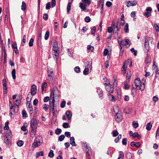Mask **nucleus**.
Masks as SVG:
<instances>
[{
  "instance_id": "1",
  "label": "nucleus",
  "mask_w": 159,
  "mask_h": 159,
  "mask_svg": "<svg viewBox=\"0 0 159 159\" xmlns=\"http://www.w3.org/2000/svg\"><path fill=\"white\" fill-rule=\"evenodd\" d=\"M52 50L53 51V55L54 59L57 61L58 58V55L59 53V50L57 42V41H54L53 42L52 47Z\"/></svg>"
},
{
  "instance_id": "2",
  "label": "nucleus",
  "mask_w": 159,
  "mask_h": 159,
  "mask_svg": "<svg viewBox=\"0 0 159 159\" xmlns=\"http://www.w3.org/2000/svg\"><path fill=\"white\" fill-rule=\"evenodd\" d=\"M134 83L136 88L139 87V89L141 91L144 90L145 89L144 83L141 82L139 78H137L134 80Z\"/></svg>"
},
{
  "instance_id": "3",
  "label": "nucleus",
  "mask_w": 159,
  "mask_h": 159,
  "mask_svg": "<svg viewBox=\"0 0 159 159\" xmlns=\"http://www.w3.org/2000/svg\"><path fill=\"white\" fill-rule=\"evenodd\" d=\"M60 94V92L58 90L57 87L55 86L51 92L50 97L52 99H54L55 97H59Z\"/></svg>"
},
{
  "instance_id": "4",
  "label": "nucleus",
  "mask_w": 159,
  "mask_h": 159,
  "mask_svg": "<svg viewBox=\"0 0 159 159\" xmlns=\"http://www.w3.org/2000/svg\"><path fill=\"white\" fill-rule=\"evenodd\" d=\"M42 142V138L40 136H38L35 139L32 144V147L34 148L38 147L41 145Z\"/></svg>"
},
{
  "instance_id": "5",
  "label": "nucleus",
  "mask_w": 159,
  "mask_h": 159,
  "mask_svg": "<svg viewBox=\"0 0 159 159\" xmlns=\"http://www.w3.org/2000/svg\"><path fill=\"white\" fill-rule=\"evenodd\" d=\"M144 44L143 50L145 53H148L149 50V41L151 39L150 38H147L146 37L144 38Z\"/></svg>"
},
{
  "instance_id": "6",
  "label": "nucleus",
  "mask_w": 159,
  "mask_h": 159,
  "mask_svg": "<svg viewBox=\"0 0 159 159\" xmlns=\"http://www.w3.org/2000/svg\"><path fill=\"white\" fill-rule=\"evenodd\" d=\"M47 74L49 81L50 82H52L54 76L52 69L48 67Z\"/></svg>"
},
{
  "instance_id": "7",
  "label": "nucleus",
  "mask_w": 159,
  "mask_h": 159,
  "mask_svg": "<svg viewBox=\"0 0 159 159\" xmlns=\"http://www.w3.org/2000/svg\"><path fill=\"white\" fill-rule=\"evenodd\" d=\"M55 99H52V101H50L49 102V109L50 111L52 110V113L53 115L55 114V108L58 106V105L56 104H55Z\"/></svg>"
},
{
  "instance_id": "8",
  "label": "nucleus",
  "mask_w": 159,
  "mask_h": 159,
  "mask_svg": "<svg viewBox=\"0 0 159 159\" xmlns=\"http://www.w3.org/2000/svg\"><path fill=\"white\" fill-rule=\"evenodd\" d=\"M84 152L86 153V155L88 157H90L92 154V152L90 148L86 144L84 145Z\"/></svg>"
},
{
  "instance_id": "9",
  "label": "nucleus",
  "mask_w": 159,
  "mask_h": 159,
  "mask_svg": "<svg viewBox=\"0 0 159 159\" xmlns=\"http://www.w3.org/2000/svg\"><path fill=\"white\" fill-rule=\"evenodd\" d=\"M115 118L116 121L118 122H120L123 119V116L121 113L120 112H118L116 113L115 116Z\"/></svg>"
},
{
  "instance_id": "10",
  "label": "nucleus",
  "mask_w": 159,
  "mask_h": 159,
  "mask_svg": "<svg viewBox=\"0 0 159 159\" xmlns=\"http://www.w3.org/2000/svg\"><path fill=\"white\" fill-rule=\"evenodd\" d=\"M152 10V8L150 7L147 8L146 9V12L143 13L144 16L147 18L151 16Z\"/></svg>"
},
{
  "instance_id": "11",
  "label": "nucleus",
  "mask_w": 159,
  "mask_h": 159,
  "mask_svg": "<svg viewBox=\"0 0 159 159\" xmlns=\"http://www.w3.org/2000/svg\"><path fill=\"white\" fill-rule=\"evenodd\" d=\"M38 122L35 119H32L30 121V126L31 128H37Z\"/></svg>"
},
{
  "instance_id": "12",
  "label": "nucleus",
  "mask_w": 159,
  "mask_h": 159,
  "mask_svg": "<svg viewBox=\"0 0 159 159\" xmlns=\"http://www.w3.org/2000/svg\"><path fill=\"white\" fill-rule=\"evenodd\" d=\"M9 107V115L11 117L13 115H14L15 114L16 112V109L17 108V107L14 106H12Z\"/></svg>"
},
{
  "instance_id": "13",
  "label": "nucleus",
  "mask_w": 159,
  "mask_h": 159,
  "mask_svg": "<svg viewBox=\"0 0 159 159\" xmlns=\"http://www.w3.org/2000/svg\"><path fill=\"white\" fill-rule=\"evenodd\" d=\"M127 4L126 6L127 7H129L131 6H134L136 5L137 2L136 1H129L126 2Z\"/></svg>"
},
{
  "instance_id": "14",
  "label": "nucleus",
  "mask_w": 159,
  "mask_h": 159,
  "mask_svg": "<svg viewBox=\"0 0 159 159\" xmlns=\"http://www.w3.org/2000/svg\"><path fill=\"white\" fill-rule=\"evenodd\" d=\"M21 101V99L20 98L19 99H17L16 100L13 102L12 106L17 107V108H19V106L20 105Z\"/></svg>"
},
{
  "instance_id": "15",
  "label": "nucleus",
  "mask_w": 159,
  "mask_h": 159,
  "mask_svg": "<svg viewBox=\"0 0 159 159\" xmlns=\"http://www.w3.org/2000/svg\"><path fill=\"white\" fill-rule=\"evenodd\" d=\"M21 101V99L20 98L19 99H17L16 100L13 102L12 106L17 107V108H19V106L20 105Z\"/></svg>"
},
{
  "instance_id": "16",
  "label": "nucleus",
  "mask_w": 159,
  "mask_h": 159,
  "mask_svg": "<svg viewBox=\"0 0 159 159\" xmlns=\"http://www.w3.org/2000/svg\"><path fill=\"white\" fill-rule=\"evenodd\" d=\"M37 88L35 85H33L31 86V93L32 95H35L36 93Z\"/></svg>"
},
{
  "instance_id": "17",
  "label": "nucleus",
  "mask_w": 159,
  "mask_h": 159,
  "mask_svg": "<svg viewBox=\"0 0 159 159\" xmlns=\"http://www.w3.org/2000/svg\"><path fill=\"white\" fill-rule=\"evenodd\" d=\"M104 2L103 0H100L98 5V7H101V13H102L103 10Z\"/></svg>"
},
{
  "instance_id": "18",
  "label": "nucleus",
  "mask_w": 159,
  "mask_h": 159,
  "mask_svg": "<svg viewBox=\"0 0 159 159\" xmlns=\"http://www.w3.org/2000/svg\"><path fill=\"white\" fill-rule=\"evenodd\" d=\"M4 142L8 146H10L11 145V139L8 138L7 137H6V138L5 139Z\"/></svg>"
},
{
  "instance_id": "19",
  "label": "nucleus",
  "mask_w": 159,
  "mask_h": 159,
  "mask_svg": "<svg viewBox=\"0 0 159 159\" xmlns=\"http://www.w3.org/2000/svg\"><path fill=\"white\" fill-rule=\"evenodd\" d=\"M87 7L88 6L82 2H80V7L82 11H85Z\"/></svg>"
},
{
  "instance_id": "20",
  "label": "nucleus",
  "mask_w": 159,
  "mask_h": 159,
  "mask_svg": "<svg viewBox=\"0 0 159 159\" xmlns=\"http://www.w3.org/2000/svg\"><path fill=\"white\" fill-rule=\"evenodd\" d=\"M105 89L107 91L111 93H112L113 91V88L111 85V86H106Z\"/></svg>"
},
{
  "instance_id": "21",
  "label": "nucleus",
  "mask_w": 159,
  "mask_h": 159,
  "mask_svg": "<svg viewBox=\"0 0 159 159\" xmlns=\"http://www.w3.org/2000/svg\"><path fill=\"white\" fill-rule=\"evenodd\" d=\"M120 25L117 22L116 27L114 28V29L115 30V33H116L117 34L118 33V31L120 30L121 27L120 26Z\"/></svg>"
},
{
  "instance_id": "22",
  "label": "nucleus",
  "mask_w": 159,
  "mask_h": 159,
  "mask_svg": "<svg viewBox=\"0 0 159 159\" xmlns=\"http://www.w3.org/2000/svg\"><path fill=\"white\" fill-rule=\"evenodd\" d=\"M66 115L67 117L68 120H70L71 119L72 116V114L71 111H67L66 112Z\"/></svg>"
},
{
  "instance_id": "23",
  "label": "nucleus",
  "mask_w": 159,
  "mask_h": 159,
  "mask_svg": "<svg viewBox=\"0 0 159 159\" xmlns=\"http://www.w3.org/2000/svg\"><path fill=\"white\" fill-rule=\"evenodd\" d=\"M70 143L72 146H76V144H75V139L74 137H70Z\"/></svg>"
},
{
  "instance_id": "24",
  "label": "nucleus",
  "mask_w": 159,
  "mask_h": 159,
  "mask_svg": "<svg viewBox=\"0 0 159 159\" xmlns=\"http://www.w3.org/2000/svg\"><path fill=\"white\" fill-rule=\"evenodd\" d=\"M31 131L30 132V136L32 137H34L36 134V128H31Z\"/></svg>"
},
{
  "instance_id": "25",
  "label": "nucleus",
  "mask_w": 159,
  "mask_h": 159,
  "mask_svg": "<svg viewBox=\"0 0 159 159\" xmlns=\"http://www.w3.org/2000/svg\"><path fill=\"white\" fill-rule=\"evenodd\" d=\"M108 98L109 100L112 102H115L116 100L115 97L110 94L108 95Z\"/></svg>"
},
{
  "instance_id": "26",
  "label": "nucleus",
  "mask_w": 159,
  "mask_h": 159,
  "mask_svg": "<svg viewBox=\"0 0 159 159\" xmlns=\"http://www.w3.org/2000/svg\"><path fill=\"white\" fill-rule=\"evenodd\" d=\"M97 92L100 98H101L102 96V91L101 89L99 88H98L97 89Z\"/></svg>"
},
{
  "instance_id": "27",
  "label": "nucleus",
  "mask_w": 159,
  "mask_h": 159,
  "mask_svg": "<svg viewBox=\"0 0 159 159\" xmlns=\"http://www.w3.org/2000/svg\"><path fill=\"white\" fill-rule=\"evenodd\" d=\"M124 157V153L122 151H119V152L118 158L117 159H123Z\"/></svg>"
},
{
  "instance_id": "28",
  "label": "nucleus",
  "mask_w": 159,
  "mask_h": 159,
  "mask_svg": "<svg viewBox=\"0 0 159 159\" xmlns=\"http://www.w3.org/2000/svg\"><path fill=\"white\" fill-rule=\"evenodd\" d=\"M127 68V66L126 65L125 62L123 63V66L121 69V70L123 72L124 74H125L126 72V70Z\"/></svg>"
},
{
  "instance_id": "29",
  "label": "nucleus",
  "mask_w": 159,
  "mask_h": 159,
  "mask_svg": "<svg viewBox=\"0 0 159 159\" xmlns=\"http://www.w3.org/2000/svg\"><path fill=\"white\" fill-rule=\"evenodd\" d=\"M83 3L84 4L86 5L87 6H89L91 4V2L90 0H81Z\"/></svg>"
},
{
  "instance_id": "30",
  "label": "nucleus",
  "mask_w": 159,
  "mask_h": 159,
  "mask_svg": "<svg viewBox=\"0 0 159 159\" xmlns=\"http://www.w3.org/2000/svg\"><path fill=\"white\" fill-rule=\"evenodd\" d=\"M124 30L126 33H128L129 32V25L127 23L124 27Z\"/></svg>"
},
{
  "instance_id": "31",
  "label": "nucleus",
  "mask_w": 159,
  "mask_h": 159,
  "mask_svg": "<svg viewBox=\"0 0 159 159\" xmlns=\"http://www.w3.org/2000/svg\"><path fill=\"white\" fill-rule=\"evenodd\" d=\"M152 127V125L150 123H148L146 125V129L147 130L149 131L151 129Z\"/></svg>"
},
{
  "instance_id": "32",
  "label": "nucleus",
  "mask_w": 159,
  "mask_h": 159,
  "mask_svg": "<svg viewBox=\"0 0 159 159\" xmlns=\"http://www.w3.org/2000/svg\"><path fill=\"white\" fill-rule=\"evenodd\" d=\"M132 137L133 138L137 137L138 139H139L141 138V136L139 135L137 132H135L133 134Z\"/></svg>"
},
{
  "instance_id": "33",
  "label": "nucleus",
  "mask_w": 159,
  "mask_h": 159,
  "mask_svg": "<svg viewBox=\"0 0 159 159\" xmlns=\"http://www.w3.org/2000/svg\"><path fill=\"white\" fill-rule=\"evenodd\" d=\"M43 151H41L39 152H37L35 153V156L37 158L38 157L40 156H43Z\"/></svg>"
},
{
  "instance_id": "34",
  "label": "nucleus",
  "mask_w": 159,
  "mask_h": 159,
  "mask_svg": "<svg viewBox=\"0 0 159 159\" xmlns=\"http://www.w3.org/2000/svg\"><path fill=\"white\" fill-rule=\"evenodd\" d=\"M117 22L120 25H124L125 24V21L124 20H122L120 19V18L118 19Z\"/></svg>"
},
{
  "instance_id": "35",
  "label": "nucleus",
  "mask_w": 159,
  "mask_h": 159,
  "mask_svg": "<svg viewBox=\"0 0 159 159\" xmlns=\"http://www.w3.org/2000/svg\"><path fill=\"white\" fill-rule=\"evenodd\" d=\"M26 5L25 3L23 1L22 2V4L21 6V9L23 11H24L26 9Z\"/></svg>"
},
{
  "instance_id": "36",
  "label": "nucleus",
  "mask_w": 159,
  "mask_h": 159,
  "mask_svg": "<svg viewBox=\"0 0 159 159\" xmlns=\"http://www.w3.org/2000/svg\"><path fill=\"white\" fill-rule=\"evenodd\" d=\"M11 75L12 78L13 79H15L16 78V70L13 69L11 72Z\"/></svg>"
},
{
  "instance_id": "37",
  "label": "nucleus",
  "mask_w": 159,
  "mask_h": 159,
  "mask_svg": "<svg viewBox=\"0 0 159 159\" xmlns=\"http://www.w3.org/2000/svg\"><path fill=\"white\" fill-rule=\"evenodd\" d=\"M48 156L51 158H52L54 157V154L53 153V151L52 150H50V152L48 153Z\"/></svg>"
},
{
  "instance_id": "38",
  "label": "nucleus",
  "mask_w": 159,
  "mask_h": 159,
  "mask_svg": "<svg viewBox=\"0 0 159 159\" xmlns=\"http://www.w3.org/2000/svg\"><path fill=\"white\" fill-rule=\"evenodd\" d=\"M71 4V3L70 2H69L68 3L67 7V13H69L70 10Z\"/></svg>"
},
{
  "instance_id": "39",
  "label": "nucleus",
  "mask_w": 159,
  "mask_h": 159,
  "mask_svg": "<svg viewBox=\"0 0 159 159\" xmlns=\"http://www.w3.org/2000/svg\"><path fill=\"white\" fill-rule=\"evenodd\" d=\"M83 74L84 75H87L89 73V69L88 68H85L83 72Z\"/></svg>"
},
{
  "instance_id": "40",
  "label": "nucleus",
  "mask_w": 159,
  "mask_h": 159,
  "mask_svg": "<svg viewBox=\"0 0 159 159\" xmlns=\"http://www.w3.org/2000/svg\"><path fill=\"white\" fill-rule=\"evenodd\" d=\"M121 138V134H120L118 135L117 137L114 140L115 142L116 143H117L119 141V140Z\"/></svg>"
},
{
  "instance_id": "41",
  "label": "nucleus",
  "mask_w": 159,
  "mask_h": 159,
  "mask_svg": "<svg viewBox=\"0 0 159 159\" xmlns=\"http://www.w3.org/2000/svg\"><path fill=\"white\" fill-rule=\"evenodd\" d=\"M49 36V32L48 31H47L45 33L44 36V39L45 40H47Z\"/></svg>"
},
{
  "instance_id": "42",
  "label": "nucleus",
  "mask_w": 159,
  "mask_h": 159,
  "mask_svg": "<svg viewBox=\"0 0 159 159\" xmlns=\"http://www.w3.org/2000/svg\"><path fill=\"white\" fill-rule=\"evenodd\" d=\"M24 144V142L22 140H19L17 143V145L19 147L22 146Z\"/></svg>"
},
{
  "instance_id": "43",
  "label": "nucleus",
  "mask_w": 159,
  "mask_h": 159,
  "mask_svg": "<svg viewBox=\"0 0 159 159\" xmlns=\"http://www.w3.org/2000/svg\"><path fill=\"white\" fill-rule=\"evenodd\" d=\"M61 132V130L60 129L57 128L55 130V132L56 134L59 135Z\"/></svg>"
},
{
  "instance_id": "44",
  "label": "nucleus",
  "mask_w": 159,
  "mask_h": 159,
  "mask_svg": "<svg viewBox=\"0 0 159 159\" xmlns=\"http://www.w3.org/2000/svg\"><path fill=\"white\" fill-rule=\"evenodd\" d=\"M132 125L134 128H136L138 127V123L135 121H133L132 123Z\"/></svg>"
},
{
  "instance_id": "45",
  "label": "nucleus",
  "mask_w": 159,
  "mask_h": 159,
  "mask_svg": "<svg viewBox=\"0 0 159 159\" xmlns=\"http://www.w3.org/2000/svg\"><path fill=\"white\" fill-rule=\"evenodd\" d=\"M119 133L117 130L113 131L112 132V135L114 137H116L118 135Z\"/></svg>"
},
{
  "instance_id": "46",
  "label": "nucleus",
  "mask_w": 159,
  "mask_h": 159,
  "mask_svg": "<svg viewBox=\"0 0 159 159\" xmlns=\"http://www.w3.org/2000/svg\"><path fill=\"white\" fill-rule=\"evenodd\" d=\"M154 26L157 32L159 31V24H155Z\"/></svg>"
},
{
  "instance_id": "47",
  "label": "nucleus",
  "mask_w": 159,
  "mask_h": 159,
  "mask_svg": "<svg viewBox=\"0 0 159 159\" xmlns=\"http://www.w3.org/2000/svg\"><path fill=\"white\" fill-rule=\"evenodd\" d=\"M65 136L64 135H60L58 138V140L60 141H62L64 139Z\"/></svg>"
},
{
  "instance_id": "48",
  "label": "nucleus",
  "mask_w": 159,
  "mask_h": 159,
  "mask_svg": "<svg viewBox=\"0 0 159 159\" xmlns=\"http://www.w3.org/2000/svg\"><path fill=\"white\" fill-rule=\"evenodd\" d=\"M22 116L23 118H26L27 116V113L25 110H22Z\"/></svg>"
},
{
  "instance_id": "49",
  "label": "nucleus",
  "mask_w": 159,
  "mask_h": 159,
  "mask_svg": "<svg viewBox=\"0 0 159 159\" xmlns=\"http://www.w3.org/2000/svg\"><path fill=\"white\" fill-rule=\"evenodd\" d=\"M86 64H87V66L89 67L90 69H92V62L90 61H88L86 63Z\"/></svg>"
},
{
  "instance_id": "50",
  "label": "nucleus",
  "mask_w": 159,
  "mask_h": 159,
  "mask_svg": "<svg viewBox=\"0 0 159 159\" xmlns=\"http://www.w3.org/2000/svg\"><path fill=\"white\" fill-rule=\"evenodd\" d=\"M47 86V84L46 82H43L42 83V91H44V89Z\"/></svg>"
},
{
  "instance_id": "51",
  "label": "nucleus",
  "mask_w": 159,
  "mask_h": 159,
  "mask_svg": "<svg viewBox=\"0 0 159 159\" xmlns=\"http://www.w3.org/2000/svg\"><path fill=\"white\" fill-rule=\"evenodd\" d=\"M118 42L120 44V47H121V46L125 45V40H122L120 42H119V41L118 40Z\"/></svg>"
},
{
  "instance_id": "52",
  "label": "nucleus",
  "mask_w": 159,
  "mask_h": 159,
  "mask_svg": "<svg viewBox=\"0 0 159 159\" xmlns=\"http://www.w3.org/2000/svg\"><path fill=\"white\" fill-rule=\"evenodd\" d=\"M34 40L33 38H31L29 41V45L30 47H31L33 45V43L34 42Z\"/></svg>"
},
{
  "instance_id": "53",
  "label": "nucleus",
  "mask_w": 159,
  "mask_h": 159,
  "mask_svg": "<svg viewBox=\"0 0 159 159\" xmlns=\"http://www.w3.org/2000/svg\"><path fill=\"white\" fill-rule=\"evenodd\" d=\"M9 122L8 121L6 122L5 123V126L4 127V129L5 130H7L9 129V126H8Z\"/></svg>"
},
{
  "instance_id": "54",
  "label": "nucleus",
  "mask_w": 159,
  "mask_h": 159,
  "mask_svg": "<svg viewBox=\"0 0 159 159\" xmlns=\"http://www.w3.org/2000/svg\"><path fill=\"white\" fill-rule=\"evenodd\" d=\"M155 137L157 139H159V127L157 129Z\"/></svg>"
},
{
  "instance_id": "55",
  "label": "nucleus",
  "mask_w": 159,
  "mask_h": 159,
  "mask_svg": "<svg viewBox=\"0 0 159 159\" xmlns=\"http://www.w3.org/2000/svg\"><path fill=\"white\" fill-rule=\"evenodd\" d=\"M3 93L4 94H6L7 92V85L3 86Z\"/></svg>"
},
{
  "instance_id": "56",
  "label": "nucleus",
  "mask_w": 159,
  "mask_h": 159,
  "mask_svg": "<svg viewBox=\"0 0 159 159\" xmlns=\"http://www.w3.org/2000/svg\"><path fill=\"white\" fill-rule=\"evenodd\" d=\"M63 127L65 128H67L69 127V124L68 123L65 122L63 124Z\"/></svg>"
},
{
  "instance_id": "57",
  "label": "nucleus",
  "mask_w": 159,
  "mask_h": 159,
  "mask_svg": "<svg viewBox=\"0 0 159 159\" xmlns=\"http://www.w3.org/2000/svg\"><path fill=\"white\" fill-rule=\"evenodd\" d=\"M130 51L132 53H133L134 54L135 56L137 55V51L135 50L134 48H132L131 49Z\"/></svg>"
},
{
  "instance_id": "58",
  "label": "nucleus",
  "mask_w": 159,
  "mask_h": 159,
  "mask_svg": "<svg viewBox=\"0 0 159 159\" xmlns=\"http://www.w3.org/2000/svg\"><path fill=\"white\" fill-rule=\"evenodd\" d=\"M28 111H29V113L30 115H32L33 113V108L32 107H30L29 108L27 109Z\"/></svg>"
},
{
  "instance_id": "59",
  "label": "nucleus",
  "mask_w": 159,
  "mask_h": 159,
  "mask_svg": "<svg viewBox=\"0 0 159 159\" xmlns=\"http://www.w3.org/2000/svg\"><path fill=\"white\" fill-rule=\"evenodd\" d=\"M74 70L76 73H79L80 71V68L79 66H76L74 68Z\"/></svg>"
},
{
  "instance_id": "60",
  "label": "nucleus",
  "mask_w": 159,
  "mask_h": 159,
  "mask_svg": "<svg viewBox=\"0 0 159 159\" xmlns=\"http://www.w3.org/2000/svg\"><path fill=\"white\" fill-rule=\"evenodd\" d=\"M120 56H122V54L123 53V52L124 50V48L122 46H121V47H120Z\"/></svg>"
},
{
  "instance_id": "61",
  "label": "nucleus",
  "mask_w": 159,
  "mask_h": 159,
  "mask_svg": "<svg viewBox=\"0 0 159 159\" xmlns=\"http://www.w3.org/2000/svg\"><path fill=\"white\" fill-rule=\"evenodd\" d=\"M96 28L94 26L93 27L91 30V33L92 34H95L96 32Z\"/></svg>"
},
{
  "instance_id": "62",
  "label": "nucleus",
  "mask_w": 159,
  "mask_h": 159,
  "mask_svg": "<svg viewBox=\"0 0 159 159\" xmlns=\"http://www.w3.org/2000/svg\"><path fill=\"white\" fill-rule=\"evenodd\" d=\"M127 140L126 138H124L122 141V143L123 145H126L127 144Z\"/></svg>"
},
{
  "instance_id": "63",
  "label": "nucleus",
  "mask_w": 159,
  "mask_h": 159,
  "mask_svg": "<svg viewBox=\"0 0 159 159\" xmlns=\"http://www.w3.org/2000/svg\"><path fill=\"white\" fill-rule=\"evenodd\" d=\"M84 20L85 21L87 22H89L91 20L90 18L88 16L86 17Z\"/></svg>"
},
{
  "instance_id": "64",
  "label": "nucleus",
  "mask_w": 159,
  "mask_h": 159,
  "mask_svg": "<svg viewBox=\"0 0 159 159\" xmlns=\"http://www.w3.org/2000/svg\"><path fill=\"white\" fill-rule=\"evenodd\" d=\"M124 88L126 89H128L130 87V86L128 84H126V83H125L124 84Z\"/></svg>"
}]
</instances>
